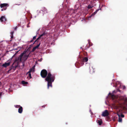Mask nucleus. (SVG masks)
<instances>
[{
	"mask_svg": "<svg viewBox=\"0 0 127 127\" xmlns=\"http://www.w3.org/2000/svg\"><path fill=\"white\" fill-rule=\"evenodd\" d=\"M120 92L119 89H117L116 90L113 91L112 93L110 92L108 95H110L112 99L114 102V105L115 106H117L119 105L120 106L123 107V109L126 112L127 111V108L124 107L123 106L124 105L127 106V97L126 95L123 96L118 95L117 96L115 95L116 94L117 92Z\"/></svg>",
	"mask_w": 127,
	"mask_h": 127,
	"instance_id": "nucleus-1",
	"label": "nucleus"
},
{
	"mask_svg": "<svg viewBox=\"0 0 127 127\" xmlns=\"http://www.w3.org/2000/svg\"><path fill=\"white\" fill-rule=\"evenodd\" d=\"M61 17L60 13H58L55 15V17L53 19V21H57V23L60 22V24H57L55 27V29H56L57 31L59 30V29H61L62 27V28H65L69 23L68 20H67L66 21H65V20L63 21V20L61 19Z\"/></svg>",
	"mask_w": 127,
	"mask_h": 127,
	"instance_id": "nucleus-2",
	"label": "nucleus"
},
{
	"mask_svg": "<svg viewBox=\"0 0 127 127\" xmlns=\"http://www.w3.org/2000/svg\"><path fill=\"white\" fill-rule=\"evenodd\" d=\"M47 74L48 75L45 79V80L48 82L47 88L49 89V87H52V83L54 80L55 76L54 75H52L50 72L48 74L47 71L45 69L42 70L41 72V75L43 78L46 77Z\"/></svg>",
	"mask_w": 127,
	"mask_h": 127,
	"instance_id": "nucleus-3",
	"label": "nucleus"
},
{
	"mask_svg": "<svg viewBox=\"0 0 127 127\" xmlns=\"http://www.w3.org/2000/svg\"><path fill=\"white\" fill-rule=\"evenodd\" d=\"M26 51H24L23 52L21 53L18 57L15 58L14 62H21L22 61H26L27 60L28 58L29 57L30 53L28 55H26Z\"/></svg>",
	"mask_w": 127,
	"mask_h": 127,
	"instance_id": "nucleus-4",
	"label": "nucleus"
},
{
	"mask_svg": "<svg viewBox=\"0 0 127 127\" xmlns=\"http://www.w3.org/2000/svg\"><path fill=\"white\" fill-rule=\"evenodd\" d=\"M78 60L79 62L76 63L75 65L76 67L79 68L84 64V63L87 62L88 60V59L87 57H85L83 58H79Z\"/></svg>",
	"mask_w": 127,
	"mask_h": 127,
	"instance_id": "nucleus-5",
	"label": "nucleus"
},
{
	"mask_svg": "<svg viewBox=\"0 0 127 127\" xmlns=\"http://www.w3.org/2000/svg\"><path fill=\"white\" fill-rule=\"evenodd\" d=\"M48 13V10L45 7H43L42 8V9L39 10V13L38 15L39 14H41L40 16H43L44 14H45Z\"/></svg>",
	"mask_w": 127,
	"mask_h": 127,
	"instance_id": "nucleus-6",
	"label": "nucleus"
},
{
	"mask_svg": "<svg viewBox=\"0 0 127 127\" xmlns=\"http://www.w3.org/2000/svg\"><path fill=\"white\" fill-rule=\"evenodd\" d=\"M115 81L113 79L112 80V82L111 83V85H113V87H115L117 88H118L119 87L121 88V84L120 82L119 81H117L115 82Z\"/></svg>",
	"mask_w": 127,
	"mask_h": 127,
	"instance_id": "nucleus-7",
	"label": "nucleus"
},
{
	"mask_svg": "<svg viewBox=\"0 0 127 127\" xmlns=\"http://www.w3.org/2000/svg\"><path fill=\"white\" fill-rule=\"evenodd\" d=\"M47 34V33L45 32H44L42 34L40 35L38 37V38H37V39L33 43V44H34L37 41V42H38V40H39V39H40L41 38V37H42L43 36H44V35H45L46 34Z\"/></svg>",
	"mask_w": 127,
	"mask_h": 127,
	"instance_id": "nucleus-8",
	"label": "nucleus"
},
{
	"mask_svg": "<svg viewBox=\"0 0 127 127\" xmlns=\"http://www.w3.org/2000/svg\"><path fill=\"white\" fill-rule=\"evenodd\" d=\"M109 115V113L108 111L107 110H105L103 112L102 114V116L103 117H105L108 116Z\"/></svg>",
	"mask_w": 127,
	"mask_h": 127,
	"instance_id": "nucleus-9",
	"label": "nucleus"
},
{
	"mask_svg": "<svg viewBox=\"0 0 127 127\" xmlns=\"http://www.w3.org/2000/svg\"><path fill=\"white\" fill-rule=\"evenodd\" d=\"M76 11V10H74L72 9H68V12H69V14H72L73 13H75Z\"/></svg>",
	"mask_w": 127,
	"mask_h": 127,
	"instance_id": "nucleus-10",
	"label": "nucleus"
},
{
	"mask_svg": "<svg viewBox=\"0 0 127 127\" xmlns=\"http://www.w3.org/2000/svg\"><path fill=\"white\" fill-rule=\"evenodd\" d=\"M6 19L5 16H2L0 18V21L2 22L6 21Z\"/></svg>",
	"mask_w": 127,
	"mask_h": 127,
	"instance_id": "nucleus-11",
	"label": "nucleus"
},
{
	"mask_svg": "<svg viewBox=\"0 0 127 127\" xmlns=\"http://www.w3.org/2000/svg\"><path fill=\"white\" fill-rule=\"evenodd\" d=\"M9 6V5L8 4L6 3H4L1 4L0 5V6L1 8H2V7H7V6Z\"/></svg>",
	"mask_w": 127,
	"mask_h": 127,
	"instance_id": "nucleus-12",
	"label": "nucleus"
},
{
	"mask_svg": "<svg viewBox=\"0 0 127 127\" xmlns=\"http://www.w3.org/2000/svg\"><path fill=\"white\" fill-rule=\"evenodd\" d=\"M35 65H34L30 69L29 71V72H31L33 73L35 71Z\"/></svg>",
	"mask_w": 127,
	"mask_h": 127,
	"instance_id": "nucleus-13",
	"label": "nucleus"
},
{
	"mask_svg": "<svg viewBox=\"0 0 127 127\" xmlns=\"http://www.w3.org/2000/svg\"><path fill=\"white\" fill-rule=\"evenodd\" d=\"M10 64V62L8 63L5 62L3 64L2 66L5 67H6L7 66H9Z\"/></svg>",
	"mask_w": 127,
	"mask_h": 127,
	"instance_id": "nucleus-14",
	"label": "nucleus"
},
{
	"mask_svg": "<svg viewBox=\"0 0 127 127\" xmlns=\"http://www.w3.org/2000/svg\"><path fill=\"white\" fill-rule=\"evenodd\" d=\"M89 69L90 72L92 74L95 72V69H94L92 67L91 68L90 67Z\"/></svg>",
	"mask_w": 127,
	"mask_h": 127,
	"instance_id": "nucleus-15",
	"label": "nucleus"
},
{
	"mask_svg": "<svg viewBox=\"0 0 127 127\" xmlns=\"http://www.w3.org/2000/svg\"><path fill=\"white\" fill-rule=\"evenodd\" d=\"M96 122L99 125H101L102 123V120L100 119L97 120H96Z\"/></svg>",
	"mask_w": 127,
	"mask_h": 127,
	"instance_id": "nucleus-16",
	"label": "nucleus"
},
{
	"mask_svg": "<svg viewBox=\"0 0 127 127\" xmlns=\"http://www.w3.org/2000/svg\"><path fill=\"white\" fill-rule=\"evenodd\" d=\"M23 111V108L22 106H20L18 109V112L19 113H21Z\"/></svg>",
	"mask_w": 127,
	"mask_h": 127,
	"instance_id": "nucleus-17",
	"label": "nucleus"
},
{
	"mask_svg": "<svg viewBox=\"0 0 127 127\" xmlns=\"http://www.w3.org/2000/svg\"><path fill=\"white\" fill-rule=\"evenodd\" d=\"M88 43L89 44V46H88V48H89L91 46H92L93 45V44L90 42V39H88Z\"/></svg>",
	"mask_w": 127,
	"mask_h": 127,
	"instance_id": "nucleus-18",
	"label": "nucleus"
},
{
	"mask_svg": "<svg viewBox=\"0 0 127 127\" xmlns=\"http://www.w3.org/2000/svg\"><path fill=\"white\" fill-rule=\"evenodd\" d=\"M118 116L119 117V120H118V121L119 122H122V119L120 117V115L119 114H118Z\"/></svg>",
	"mask_w": 127,
	"mask_h": 127,
	"instance_id": "nucleus-19",
	"label": "nucleus"
},
{
	"mask_svg": "<svg viewBox=\"0 0 127 127\" xmlns=\"http://www.w3.org/2000/svg\"><path fill=\"white\" fill-rule=\"evenodd\" d=\"M94 6V5H91V4H89L88 5L87 8L88 9H90L92 8Z\"/></svg>",
	"mask_w": 127,
	"mask_h": 127,
	"instance_id": "nucleus-20",
	"label": "nucleus"
},
{
	"mask_svg": "<svg viewBox=\"0 0 127 127\" xmlns=\"http://www.w3.org/2000/svg\"><path fill=\"white\" fill-rule=\"evenodd\" d=\"M22 83L23 85L27 84H28V82H27L25 81H22Z\"/></svg>",
	"mask_w": 127,
	"mask_h": 127,
	"instance_id": "nucleus-21",
	"label": "nucleus"
},
{
	"mask_svg": "<svg viewBox=\"0 0 127 127\" xmlns=\"http://www.w3.org/2000/svg\"><path fill=\"white\" fill-rule=\"evenodd\" d=\"M14 33V32L13 31H12L11 32V38H12L13 37V34Z\"/></svg>",
	"mask_w": 127,
	"mask_h": 127,
	"instance_id": "nucleus-22",
	"label": "nucleus"
},
{
	"mask_svg": "<svg viewBox=\"0 0 127 127\" xmlns=\"http://www.w3.org/2000/svg\"><path fill=\"white\" fill-rule=\"evenodd\" d=\"M27 73H29V76L30 77V78H32V77H31V72H29V71Z\"/></svg>",
	"mask_w": 127,
	"mask_h": 127,
	"instance_id": "nucleus-23",
	"label": "nucleus"
},
{
	"mask_svg": "<svg viewBox=\"0 0 127 127\" xmlns=\"http://www.w3.org/2000/svg\"><path fill=\"white\" fill-rule=\"evenodd\" d=\"M19 51H17L16 52V53H15L14 54V55H13V56H12V58L10 59V60H12V58H13V57H15V55L16 54V53H17Z\"/></svg>",
	"mask_w": 127,
	"mask_h": 127,
	"instance_id": "nucleus-24",
	"label": "nucleus"
},
{
	"mask_svg": "<svg viewBox=\"0 0 127 127\" xmlns=\"http://www.w3.org/2000/svg\"><path fill=\"white\" fill-rule=\"evenodd\" d=\"M40 43H40L38 45H37L35 47L36 48H38V47H39V46L40 44Z\"/></svg>",
	"mask_w": 127,
	"mask_h": 127,
	"instance_id": "nucleus-25",
	"label": "nucleus"
},
{
	"mask_svg": "<svg viewBox=\"0 0 127 127\" xmlns=\"http://www.w3.org/2000/svg\"><path fill=\"white\" fill-rule=\"evenodd\" d=\"M25 61H22V66H24L25 65Z\"/></svg>",
	"mask_w": 127,
	"mask_h": 127,
	"instance_id": "nucleus-26",
	"label": "nucleus"
},
{
	"mask_svg": "<svg viewBox=\"0 0 127 127\" xmlns=\"http://www.w3.org/2000/svg\"><path fill=\"white\" fill-rule=\"evenodd\" d=\"M36 48L35 47H34L33 48V49L32 51V52H33L35 50H36Z\"/></svg>",
	"mask_w": 127,
	"mask_h": 127,
	"instance_id": "nucleus-27",
	"label": "nucleus"
},
{
	"mask_svg": "<svg viewBox=\"0 0 127 127\" xmlns=\"http://www.w3.org/2000/svg\"><path fill=\"white\" fill-rule=\"evenodd\" d=\"M14 106L16 108H19L20 106V105H14Z\"/></svg>",
	"mask_w": 127,
	"mask_h": 127,
	"instance_id": "nucleus-28",
	"label": "nucleus"
},
{
	"mask_svg": "<svg viewBox=\"0 0 127 127\" xmlns=\"http://www.w3.org/2000/svg\"><path fill=\"white\" fill-rule=\"evenodd\" d=\"M14 67L13 66H12L11 67H10V69L8 70V71H10Z\"/></svg>",
	"mask_w": 127,
	"mask_h": 127,
	"instance_id": "nucleus-29",
	"label": "nucleus"
},
{
	"mask_svg": "<svg viewBox=\"0 0 127 127\" xmlns=\"http://www.w3.org/2000/svg\"><path fill=\"white\" fill-rule=\"evenodd\" d=\"M7 9V7H3V9H1V11H3V10H5Z\"/></svg>",
	"mask_w": 127,
	"mask_h": 127,
	"instance_id": "nucleus-30",
	"label": "nucleus"
},
{
	"mask_svg": "<svg viewBox=\"0 0 127 127\" xmlns=\"http://www.w3.org/2000/svg\"><path fill=\"white\" fill-rule=\"evenodd\" d=\"M97 12L95 11L92 14V15H93V16H94L96 13Z\"/></svg>",
	"mask_w": 127,
	"mask_h": 127,
	"instance_id": "nucleus-31",
	"label": "nucleus"
},
{
	"mask_svg": "<svg viewBox=\"0 0 127 127\" xmlns=\"http://www.w3.org/2000/svg\"><path fill=\"white\" fill-rule=\"evenodd\" d=\"M124 117V115L123 114H121V115H120V117H121L122 118H123Z\"/></svg>",
	"mask_w": 127,
	"mask_h": 127,
	"instance_id": "nucleus-32",
	"label": "nucleus"
},
{
	"mask_svg": "<svg viewBox=\"0 0 127 127\" xmlns=\"http://www.w3.org/2000/svg\"><path fill=\"white\" fill-rule=\"evenodd\" d=\"M36 36H35L33 37V40H34L36 39Z\"/></svg>",
	"mask_w": 127,
	"mask_h": 127,
	"instance_id": "nucleus-33",
	"label": "nucleus"
},
{
	"mask_svg": "<svg viewBox=\"0 0 127 127\" xmlns=\"http://www.w3.org/2000/svg\"><path fill=\"white\" fill-rule=\"evenodd\" d=\"M99 10H101V8H100L99 9H98L96 10L95 11L97 13V12Z\"/></svg>",
	"mask_w": 127,
	"mask_h": 127,
	"instance_id": "nucleus-34",
	"label": "nucleus"
},
{
	"mask_svg": "<svg viewBox=\"0 0 127 127\" xmlns=\"http://www.w3.org/2000/svg\"><path fill=\"white\" fill-rule=\"evenodd\" d=\"M90 4H91V5H94V3H93V2H91Z\"/></svg>",
	"mask_w": 127,
	"mask_h": 127,
	"instance_id": "nucleus-35",
	"label": "nucleus"
},
{
	"mask_svg": "<svg viewBox=\"0 0 127 127\" xmlns=\"http://www.w3.org/2000/svg\"><path fill=\"white\" fill-rule=\"evenodd\" d=\"M93 16V15H92V14L91 15H90L89 17V18H90L92 16Z\"/></svg>",
	"mask_w": 127,
	"mask_h": 127,
	"instance_id": "nucleus-36",
	"label": "nucleus"
},
{
	"mask_svg": "<svg viewBox=\"0 0 127 127\" xmlns=\"http://www.w3.org/2000/svg\"><path fill=\"white\" fill-rule=\"evenodd\" d=\"M42 60V58H41L40 59H39L38 60V61L39 62H41Z\"/></svg>",
	"mask_w": 127,
	"mask_h": 127,
	"instance_id": "nucleus-37",
	"label": "nucleus"
},
{
	"mask_svg": "<svg viewBox=\"0 0 127 127\" xmlns=\"http://www.w3.org/2000/svg\"><path fill=\"white\" fill-rule=\"evenodd\" d=\"M1 41L0 42V47H2V46H1V42H2V41Z\"/></svg>",
	"mask_w": 127,
	"mask_h": 127,
	"instance_id": "nucleus-38",
	"label": "nucleus"
},
{
	"mask_svg": "<svg viewBox=\"0 0 127 127\" xmlns=\"http://www.w3.org/2000/svg\"><path fill=\"white\" fill-rule=\"evenodd\" d=\"M126 88V87H125V86H124L123 87V89H124L125 88Z\"/></svg>",
	"mask_w": 127,
	"mask_h": 127,
	"instance_id": "nucleus-39",
	"label": "nucleus"
},
{
	"mask_svg": "<svg viewBox=\"0 0 127 127\" xmlns=\"http://www.w3.org/2000/svg\"><path fill=\"white\" fill-rule=\"evenodd\" d=\"M17 27H15V28H14V30H16V29H17Z\"/></svg>",
	"mask_w": 127,
	"mask_h": 127,
	"instance_id": "nucleus-40",
	"label": "nucleus"
},
{
	"mask_svg": "<svg viewBox=\"0 0 127 127\" xmlns=\"http://www.w3.org/2000/svg\"><path fill=\"white\" fill-rule=\"evenodd\" d=\"M2 93H0V97L2 95Z\"/></svg>",
	"mask_w": 127,
	"mask_h": 127,
	"instance_id": "nucleus-41",
	"label": "nucleus"
},
{
	"mask_svg": "<svg viewBox=\"0 0 127 127\" xmlns=\"http://www.w3.org/2000/svg\"><path fill=\"white\" fill-rule=\"evenodd\" d=\"M86 64H88L89 65H90V64H88V63H86Z\"/></svg>",
	"mask_w": 127,
	"mask_h": 127,
	"instance_id": "nucleus-42",
	"label": "nucleus"
},
{
	"mask_svg": "<svg viewBox=\"0 0 127 127\" xmlns=\"http://www.w3.org/2000/svg\"><path fill=\"white\" fill-rule=\"evenodd\" d=\"M45 106V105H43L42 107H44Z\"/></svg>",
	"mask_w": 127,
	"mask_h": 127,
	"instance_id": "nucleus-43",
	"label": "nucleus"
},
{
	"mask_svg": "<svg viewBox=\"0 0 127 127\" xmlns=\"http://www.w3.org/2000/svg\"><path fill=\"white\" fill-rule=\"evenodd\" d=\"M38 33V31L36 32V33Z\"/></svg>",
	"mask_w": 127,
	"mask_h": 127,
	"instance_id": "nucleus-44",
	"label": "nucleus"
},
{
	"mask_svg": "<svg viewBox=\"0 0 127 127\" xmlns=\"http://www.w3.org/2000/svg\"><path fill=\"white\" fill-rule=\"evenodd\" d=\"M32 40H31L30 41V42H32Z\"/></svg>",
	"mask_w": 127,
	"mask_h": 127,
	"instance_id": "nucleus-45",
	"label": "nucleus"
},
{
	"mask_svg": "<svg viewBox=\"0 0 127 127\" xmlns=\"http://www.w3.org/2000/svg\"><path fill=\"white\" fill-rule=\"evenodd\" d=\"M90 112H91V110H90Z\"/></svg>",
	"mask_w": 127,
	"mask_h": 127,
	"instance_id": "nucleus-46",
	"label": "nucleus"
},
{
	"mask_svg": "<svg viewBox=\"0 0 127 127\" xmlns=\"http://www.w3.org/2000/svg\"><path fill=\"white\" fill-rule=\"evenodd\" d=\"M36 16H34V17H35V18H36Z\"/></svg>",
	"mask_w": 127,
	"mask_h": 127,
	"instance_id": "nucleus-47",
	"label": "nucleus"
},
{
	"mask_svg": "<svg viewBox=\"0 0 127 127\" xmlns=\"http://www.w3.org/2000/svg\"><path fill=\"white\" fill-rule=\"evenodd\" d=\"M11 40H12L11 39V40H10V41H11Z\"/></svg>",
	"mask_w": 127,
	"mask_h": 127,
	"instance_id": "nucleus-48",
	"label": "nucleus"
},
{
	"mask_svg": "<svg viewBox=\"0 0 127 127\" xmlns=\"http://www.w3.org/2000/svg\"><path fill=\"white\" fill-rule=\"evenodd\" d=\"M91 113H92V112H91Z\"/></svg>",
	"mask_w": 127,
	"mask_h": 127,
	"instance_id": "nucleus-49",
	"label": "nucleus"
},
{
	"mask_svg": "<svg viewBox=\"0 0 127 127\" xmlns=\"http://www.w3.org/2000/svg\"><path fill=\"white\" fill-rule=\"evenodd\" d=\"M17 49H15V50H16Z\"/></svg>",
	"mask_w": 127,
	"mask_h": 127,
	"instance_id": "nucleus-50",
	"label": "nucleus"
}]
</instances>
